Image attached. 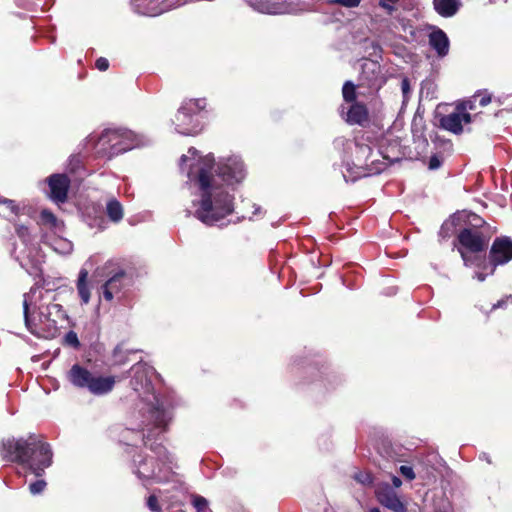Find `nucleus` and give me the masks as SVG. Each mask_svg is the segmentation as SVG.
Here are the masks:
<instances>
[{
  "label": "nucleus",
  "instance_id": "2f4dec72",
  "mask_svg": "<svg viewBox=\"0 0 512 512\" xmlns=\"http://www.w3.org/2000/svg\"><path fill=\"white\" fill-rule=\"evenodd\" d=\"M475 98H477V104L481 107H485L492 101V96L487 91L484 92H478L473 95Z\"/></svg>",
  "mask_w": 512,
  "mask_h": 512
},
{
  "label": "nucleus",
  "instance_id": "f3484780",
  "mask_svg": "<svg viewBox=\"0 0 512 512\" xmlns=\"http://www.w3.org/2000/svg\"><path fill=\"white\" fill-rule=\"evenodd\" d=\"M379 503L394 512H406L405 505L400 501L396 493L389 487L376 492Z\"/></svg>",
  "mask_w": 512,
  "mask_h": 512
},
{
  "label": "nucleus",
  "instance_id": "f03ea898",
  "mask_svg": "<svg viewBox=\"0 0 512 512\" xmlns=\"http://www.w3.org/2000/svg\"><path fill=\"white\" fill-rule=\"evenodd\" d=\"M0 456L6 462L16 463L28 469L38 479L29 484L32 495L41 494L47 482L41 477L53 463V452L42 436L30 434L27 438L9 437L0 444Z\"/></svg>",
  "mask_w": 512,
  "mask_h": 512
},
{
  "label": "nucleus",
  "instance_id": "bb28decb",
  "mask_svg": "<svg viewBox=\"0 0 512 512\" xmlns=\"http://www.w3.org/2000/svg\"><path fill=\"white\" fill-rule=\"evenodd\" d=\"M470 217V224L465 228H473L480 231H484L486 233V230L488 229V224L486 223V221L476 214H472Z\"/></svg>",
  "mask_w": 512,
  "mask_h": 512
},
{
  "label": "nucleus",
  "instance_id": "72a5a7b5",
  "mask_svg": "<svg viewBox=\"0 0 512 512\" xmlns=\"http://www.w3.org/2000/svg\"><path fill=\"white\" fill-rule=\"evenodd\" d=\"M248 2L252 7L261 12L268 11L270 8L269 0H248Z\"/></svg>",
  "mask_w": 512,
  "mask_h": 512
},
{
  "label": "nucleus",
  "instance_id": "1a4fd4ad",
  "mask_svg": "<svg viewBox=\"0 0 512 512\" xmlns=\"http://www.w3.org/2000/svg\"><path fill=\"white\" fill-rule=\"evenodd\" d=\"M99 144L108 145L109 157L131 150L134 147V137L127 130H105L99 137Z\"/></svg>",
  "mask_w": 512,
  "mask_h": 512
},
{
  "label": "nucleus",
  "instance_id": "dca6fc26",
  "mask_svg": "<svg viewBox=\"0 0 512 512\" xmlns=\"http://www.w3.org/2000/svg\"><path fill=\"white\" fill-rule=\"evenodd\" d=\"M132 377L130 384L137 392L148 390L151 386L149 368L145 363L138 362L131 367Z\"/></svg>",
  "mask_w": 512,
  "mask_h": 512
},
{
  "label": "nucleus",
  "instance_id": "393cba45",
  "mask_svg": "<svg viewBox=\"0 0 512 512\" xmlns=\"http://www.w3.org/2000/svg\"><path fill=\"white\" fill-rule=\"evenodd\" d=\"M150 438L149 436L143 437V442L146 447H148L152 452L158 455L161 458H166L167 450L165 446L161 443L153 442L149 444Z\"/></svg>",
  "mask_w": 512,
  "mask_h": 512
},
{
  "label": "nucleus",
  "instance_id": "79ce46f5",
  "mask_svg": "<svg viewBox=\"0 0 512 512\" xmlns=\"http://www.w3.org/2000/svg\"><path fill=\"white\" fill-rule=\"evenodd\" d=\"M355 479L362 483V484H370L372 483V478L369 474L367 473H358L355 475Z\"/></svg>",
  "mask_w": 512,
  "mask_h": 512
},
{
  "label": "nucleus",
  "instance_id": "de8ad7c7",
  "mask_svg": "<svg viewBox=\"0 0 512 512\" xmlns=\"http://www.w3.org/2000/svg\"><path fill=\"white\" fill-rule=\"evenodd\" d=\"M369 512H381L379 508H372Z\"/></svg>",
  "mask_w": 512,
  "mask_h": 512
},
{
  "label": "nucleus",
  "instance_id": "5701e85b",
  "mask_svg": "<svg viewBox=\"0 0 512 512\" xmlns=\"http://www.w3.org/2000/svg\"><path fill=\"white\" fill-rule=\"evenodd\" d=\"M358 84H354L352 81H346L342 87V97L344 102L352 104L358 102L357 93Z\"/></svg>",
  "mask_w": 512,
  "mask_h": 512
},
{
  "label": "nucleus",
  "instance_id": "20e7f679",
  "mask_svg": "<svg viewBox=\"0 0 512 512\" xmlns=\"http://www.w3.org/2000/svg\"><path fill=\"white\" fill-rule=\"evenodd\" d=\"M68 381L75 387L101 396L110 393L116 384L115 376L96 375L80 364H74L67 373Z\"/></svg>",
  "mask_w": 512,
  "mask_h": 512
},
{
  "label": "nucleus",
  "instance_id": "f8f14e48",
  "mask_svg": "<svg viewBox=\"0 0 512 512\" xmlns=\"http://www.w3.org/2000/svg\"><path fill=\"white\" fill-rule=\"evenodd\" d=\"M491 274L499 265H504L512 260V240L509 237H497L492 243L488 255Z\"/></svg>",
  "mask_w": 512,
  "mask_h": 512
},
{
  "label": "nucleus",
  "instance_id": "412c9836",
  "mask_svg": "<svg viewBox=\"0 0 512 512\" xmlns=\"http://www.w3.org/2000/svg\"><path fill=\"white\" fill-rule=\"evenodd\" d=\"M88 276V270L85 268H81L76 281L77 292L82 304H88L91 298Z\"/></svg>",
  "mask_w": 512,
  "mask_h": 512
},
{
  "label": "nucleus",
  "instance_id": "ddd939ff",
  "mask_svg": "<svg viewBox=\"0 0 512 512\" xmlns=\"http://www.w3.org/2000/svg\"><path fill=\"white\" fill-rule=\"evenodd\" d=\"M46 182L49 186V197L55 203H65L68 198V191L71 180L66 174H52Z\"/></svg>",
  "mask_w": 512,
  "mask_h": 512
},
{
  "label": "nucleus",
  "instance_id": "a19ab883",
  "mask_svg": "<svg viewBox=\"0 0 512 512\" xmlns=\"http://www.w3.org/2000/svg\"><path fill=\"white\" fill-rule=\"evenodd\" d=\"M401 90H402L404 99L408 98L410 91H411V86H410V80L407 77H404L401 81Z\"/></svg>",
  "mask_w": 512,
  "mask_h": 512
},
{
  "label": "nucleus",
  "instance_id": "c9c22d12",
  "mask_svg": "<svg viewBox=\"0 0 512 512\" xmlns=\"http://www.w3.org/2000/svg\"><path fill=\"white\" fill-rule=\"evenodd\" d=\"M443 159L441 156L434 154L429 158L428 168L430 170H436L441 167Z\"/></svg>",
  "mask_w": 512,
  "mask_h": 512
},
{
  "label": "nucleus",
  "instance_id": "aec40b11",
  "mask_svg": "<svg viewBox=\"0 0 512 512\" xmlns=\"http://www.w3.org/2000/svg\"><path fill=\"white\" fill-rule=\"evenodd\" d=\"M435 11L442 17L454 16L461 7L460 0H433Z\"/></svg>",
  "mask_w": 512,
  "mask_h": 512
},
{
  "label": "nucleus",
  "instance_id": "cd10ccee",
  "mask_svg": "<svg viewBox=\"0 0 512 512\" xmlns=\"http://www.w3.org/2000/svg\"><path fill=\"white\" fill-rule=\"evenodd\" d=\"M15 232L23 243L27 244L30 241V231L26 225L16 223Z\"/></svg>",
  "mask_w": 512,
  "mask_h": 512
},
{
  "label": "nucleus",
  "instance_id": "4c0bfd02",
  "mask_svg": "<svg viewBox=\"0 0 512 512\" xmlns=\"http://www.w3.org/2000/svg\"><path fill=\"white\" fill-rule=\"evenodd\" d=\"M402 476H404L408 480H414L415 479V473L413 471V468L410 466L402 465L399 469Z\"/></svg>",
  "mask_w": 512,
  "mask_h": 512
},
{
  "label": "nucleus",
  "instance_id": "ea45409f",
  "mask_svg": "<svg viewBox=\"0 0 512 512\" xmlns=\"http://www.w3.org/2000/svg\"><path fill=\"white\" fill-rule=\"evenodd\" d=\"M508 303L512 304V295H508L500 300H498L496 303H494L491 307V310H495L498 308H504Z\"/></svg>",
  "mask_w": 512,
  "mask_h": 512
},
{
  "label": "nucleus",
  "instance_id": "b1692460",
  "mask_svg": "<svg viewBox=\"0 0 512 512\" xmlns=\"http://www.w3.org/2000/svg\"><path fill=\"white\" fill-rule=\"evenodd\" d=\"M39 223L53 229L58 226L59 220L51 210L42 209L39 215Z\"/></svg>",
  "mask_w": 512,
  "mask_h": 512
},
{
  "label": "nucleus",
  "instance_id": "c03bdc74",
  "mask_svg": "<svg viewBox=\"0 0 512 512\" xmlns=\"http://www.w3.org/2000/svg\"><path fill=\"white\" fill-rule=\"evenodd\" d=\"M392 481L396 487H399L402 484V481L396 476L393 477Z\"/></svg>",
  "mask_w": 512,
  "mask_h": 512
},
{
  "label": "nucleus",
  "instance_id": "a878e982",
  "mask_svg": "<svg viewBox=\"0 0 512 512\" xmlns=\"http://www.w3.org/2000/svg\"><path fill=\"white\" fill-rule=\"evenodd\" d=\"M477 105V98L472 96L470 99L457 104L456 110H459L462 113H469L468 111H475L477 109Z\"/></svg>",
  "mask_w": 512,
  "mask_h": 512
},
{
  "label": "nucleus",
  "instance_id": "37998d69",
  "mask_svg": "<svg viewBox=\"0 0 512 512\" xmlns=\"http://www.w3.org/2000/svg\"><path fill=\"white\" fill-rule=\"evenodd\" d=\"M137 473H138V476H139V477H143V478H150V477L154 474V471H153V470H151V471H150V472H148V473H144V472H142V471L138 470V472H137Z\"/></svg>",
  "mask_w": 512,
  "mask_h": 512
},
{
  "label": "nucleus",
  "instance_id": "6ab92c4d",
  "mask_svg": "<svg viewBox=\"0 0 512 512\" xmlns=\"http://www.w3.org/2000/svg\"><path fill=\"white\" fill-rule=\"evenodd\" d=\"M149 418L153 422L154 426L156 428H161L164 431L166 430L169 421L171 420V414L169 411H167L162 404H160L158 401L156 405H154L149 410Z\"/></svg>",
  "mask_w": 512,
  "mask_h": 512
},
{
  "label": "nucleus",
  "instance_id": "9b49d317",
  "mask_svg": "<svg viewBox=\"0 0 512 512\" xmlns=\"http://www.w3.org/2000/svg\"><path fill=\"white\" fill-rule=\"evenodd\" d=\"M205 99H190L181 105L176 114L177 126L181 128V133L189 135L196 131L197 125L189 127L193 122V117L205 108Z\"/></svg>",
  "mask_w": 512,
  "mask_h": 512
},
{
  "label": "nucleus",
  "instance_id": "0eeeda50",
  "mask_svg": "<svg viewBox=\"0 0 512 512\" xmlns=\"http://www.w3.org/2000/svg\"><path fill=\"white\" fill-rule=\"evenodd\" d=\"M386 81L387 78L383 73L380 63L371 59H365L361 66L358 87L359 89L366 88L367 92L360 91L359 95L366 97L377 94Z\"/></svg>",
  "mask_w": 512,
  "mask_h": 512
},
{
  "label": "nucleus",
  "instance_id": "423d86ee",
  "mask_svg": "<svg viewBox=\"0 0 512 512\" xmlns=\"http://www.w3.org/2000/svg\"><path fill=\"white\" fill-rule=\"evenodd\" d=\"M490 235L473 228L459 229L453 245L460 254L464 264H472V255L484 252L489 244Z\"/></svg>",
  "mask_w": 512,
  "mask_h": 512
},
{
  "label": "nucleus",
  "instance_id": "58836bf2",
  "mask_svg": "<svg viewBox=\"0 0 512 512\" xmlns=\"http://www.w3.org/2000/svg\"><path fill=\"white\" fill-rule=\"evenodd\" d=\"M95 67L99 70V71H106L108 70L109 68V61L107 58L105 57H99L96 59L95 61Z\"/></svg>",
  "mask_w": 512,
  "mask_h": 512
},
{
  "label": "nucleus",
  "instance_id": "4468645a",
  "mask_svg": "<svg viewBox=\"0 0 512 512\" xmlns=\"http://www.w3.org/2000/svg\"><path fill=\"white\" fill-rule=\"evenodd\" d=\"M212 175L216 178L217 183L223 185V187L240 182L244 177L242 167L230 164H219L216 169L214 164Z\"/></svg>",
  "mask_w": 512,
  "mask_h": 512
},
{
  "label": "nucleus",
  "instance_id": "2eb2a0df",
  "mask_svg": "<svg viewBox=\"0 0 512 512\" xmlns=\"http://www.w3.org/2000/svg\"><path fill=\"white\" fill-rule=\"evenodd\" d=\"M342 118L349 125H359L361 127H366L370 121L369 110L366 104L360 101L350 104L349 109L342 115Z\"/></svg>",
  "mask_w": 512,
  "mask_h": 512
},
{
  "label": "nucleus",
  "instance_id": "09e8293b",
  "mask_svg": "<svg viewBox=\"0 0 512 512\" xmlns=\"http://www.w3.org/2000/svg\"><path fill=\"white\" fill-rule=\"evenodd\" d=\"M434 512H443V511H441V510H436V511H434Z\"/></svg>",
  "mask_w": 512,
  "mask_h": 512
},
{
  "label": "nucleus",
  "instance_id": "7c9ffc66",
  "mask_svg": "<svg viewBox=\"0 0 512 512\" xmlns=\"http://www.w3.org/2000/svg\"><path fill=\"white\" fill-rule=\"evenodd\" d=\"M399 1L400 0H380L378 5L384 9L388 15H392L396 11L394 4L398 3Z\"/></svg>",
  "mask_w": 512,
  "mask_h": 512
},
{
  "label": "nucleus",
  "instance_id": "473e14b6",
  "mask_svg": "<svg viewBox=\"0 0 512 512\" xmlns=\"http://www.w3.org/2000/svg\"><path fill=\"white\" fill-rule=\"evenodd\" d=\"M0 203L5 205L14 215L20 214V207L14 200L8 198H0Z\"/></svg>",
  "mask_w": 512,
  "mask_h": 512
},
{
  "label": "nucleus",
  "instance_id": "6e6552de",
  "mask_svg": "<svg viewBox=\"0 0 512 512\" xmlns=\"http://www.w3.org/2000/svg\"><path fill=\"white\" fill-rule=\"evenodd\" d=\"M483 112L462 113L456 110L447 115H443L439 119V126L453 134L459 135L464 131V124L474 125L476 128H480L483 123Z\"/></svg>",
  "mask_w": 512,
  "mask_h": 512
},
{
  "label": "nucleus",
  "instance_id": "f257e3e1",
  "mask_svg": "<svg viewBox=\"0 0 512 512\" xmlns=\"http://www.w3.org/2000/svg\"><path fill=\"white\" fill-rule=\"evenodd\" d=\"M214 157L207 155L192 164L189 178L194 181L200 190V200L195 204L194 216L206 225H214L218 221L232 214L233 196L227 189L217 183L212 175Z\"/></svg>",
  "mask_w": 512,
  "mask_h": 512
},
{
  "label": "nucleus",
  "instance_id": "4be33fe9",
  "mask_svg": "<svg viewBox=\"0 0 512 512\" xmlns=\"http://www.w3.org/2000/svg\"><path fill=\"white\" fill-rule=\"evenodd\" d=\"M106 215L109 218V220L114 223H118L123 219V206L116 198H111L107 201Z\"/></svg>",
  "mask_w": 512,
  "mask_h": 512
},
{
  "label": "nucleus",
  "instance_id": "a18cd8bd",
  "mask_svg": "<svg viewBox=\"0 0 512 512\" xmlns=\"http://www.w3.org/2000/svg\"><path fill=\"white\" fill-rule=\"evenodd\" d=\"M122 350H123V347H122V345H121V344H119V345H117V346L115 347V349H114V352H113V353H114V355H117L118 353H121V352H122Z\"/></svg>",
  "mask_w": 512,
  "mask_h": 512
},
{
  "label": "nucleus",
  "instance_id": "e433bc0d",
  "mask_svg": "<svg viewBox=\"0 0 512 512\" xmlns=\"http://www.w3.org/2000/svg\"><path fill=\"white\" fill-rule=\"evenodd\" d=\"M147 506L151 511L158 512L161 507L158 502V498L155 495H150L147 499Z\"/></svg>",
  "mask_w": 512,
  "mask_h": 512
},
{
  "label": "nucleus",
  "instance_id": "a211bd4d",
  "mask_svg": "<svg viewBox=\"0 0 512 512\" xmlns=\"http://www.w3.org/2000/svg\"><path fill=\"white\" fill-rule=\"evenodd\" d=\"M429 44L437 52L438 56L444 57L449 51V39L446 33L437 29L430 33Z\"/></svg>",
  "mask_w": 512,
  "mask_h": 512
},
{
  "label": "nucleus",
  "instance_id": "39448f33",
  "mask_svg": "<svg viewBox=\"0 0 512 512\" xmlns=\"http://www.w3.org/2000/svg\"><path fill=\"white\" fill-rule=\"evenodd\" d=\"M94 275L95 277L105 279L101 285V290L104 299L108 302H111L115 296H118L129 285L131 280L124 266L114 260H108L102 266L97 267Z\"/></svg>",
  "mask_w": 512,
  "mask_h": 512
},
{
  "label": "nucleus",
  "instance_id": "c85d7f7f",
  "mask_svg": "<svg viewBox=\"0 0 512 512\" xmlns=\"http://www.w3.org/2000/svg\"><path fill=\"white\" fill-rule=\"evenodd\" d=\"M63 343L64 345L70 346L74 349H79L81 346L77 333L74 332L73 330H70L69 332L66 333Z\"/></svg>",
  "mask_w": 512,
  "mask_h": 512
},
{
  "label": "nucleus",
  "instance_id": "7ed1b4c3",
  "mask_svg": "<svg viewBox=\"0 0 512 512\" xmlns=\"http://www.w3.org/2000/svg\"><path fill=\"white\" fill-rule=\"evenodd\" d=\"M25 326L29 332L38 338L53 339L59 334V324L66 319L62 305L50 303L40 306L37 311L30 312L29 304L23 301Z\"/></svg>",
  "mask_w": 512,
  "mask_h": 512
},
{
  "label": "nucleus",
  "instance_id": "9d476101",
  "mask_svg": "<svg viewBox=\"0 0 512 512\" xmlns=\"http://www.w3.org/2000/svg\"><path fill=\"white\" fill-rule=\"evenodd\" d=\"M372 154L373 151L369 145L357 144L356 160L358 162L359 167L364 168L367 171L363 174L364 176L379 174L382 171H384L389 164H392L394 161H397L399 159L398 157L391 158L390 156L381 152L383 159L388 160V163L380 161L378 159L370 160Z\"/></svg>",
  "mask_w": 512,
  "mask_h": 512
},
{
  "label": "nucleus",
  "instance_id": "49530a36",
  "mask_svg": "<svg viewBox=\"0 0 512 512\" xmlns=\"http://www.w3.org/2000/svg\"><path fill=\"white\" fill-rule=\"evenodd\" d=\"M478 279H479L480 281H484V280H485V275H483V274H479V275H478Z\"/></svg>",
  "mask_w": 512,
  "mask_h": 512
},
{
  "label": "nucleus",
  "instance_id": "c756f323",
  "mask_svg": "<svg viewBox=\"0 0 512 512\" xmlns=\"http://www.w3.org/2000/svg\"><path fill=\"white\" fill-rule=\"evenodd\" d=\"M192 504L196 508L197 512H203L207 508L208 502L200 495H193Z\"/></svg>",
  "mask_w": 512,
  "mask_h": 512
},
{
  "label": "nucleus",
  "instance_id": "f704fd0d",
  "mask_svg": "<svg viewBox=\"0 0 512 512\" xmlns=\"http://www.w3.org/2000/svg\"><path fill=\"white\" fill-rule=\"evenodd\" d=\"M361 0H330L329 4L340 5L346 8L358 7Z\"/></svg>",
  "mask_w": 512,
  "mask_h": 512
}]
</instances>
